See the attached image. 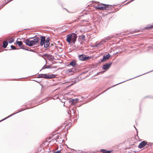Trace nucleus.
I'll list each match as a JSON object with an SVG mask.
<instances>
[{
    "mask_svg": "<svg viewBox=\"0 0 153 153\" xmlns=\"http://www.w3.org/2000/svg\"><path fill=\"white\" fill-rule=\"evenodd\" d=\"M41 74V78H43L45 79H50L52 78V77L51 76L52 75H49L47 74Z\"/></svg>",
    "mask_w": 153,
    "mask_h": 153,
    "instance_id": "10",
    "label": "nucleus"
},
{
    "mask_svg": "<svg viewBox=\"0 0 153 153\" xmlns=\"http://www.w3.org/2000/svg\"><path fill=\"white\" fill-rule=\"evenodd\" d=\"M18 112H16V113H15L13 114H11V115H10L9 116H8L7 117H6V118H4V119H2V120H0V122H1V121H3V120H5L6 119H7V118H9V117H10L12 116H13V115H14V114H16V113H17Z\"/></svg>",
    "mask_w": 153,
    "mask_h": 153,
    "instance_id": "17",
    "label": "nucleus"
},
{
    "mask_svg": "<svg viewBox=\"0 0 153 153\" xmlns=\"http://www.w3.org/2000/svg\"><path fill=\"white\" fill-rule=\"evenodd\" d=\"M69 64L70 65L72 66V67H75L77 65L76 61H72L70 62Z\"/></svg>",
    "mask_w": 153,
    "mask_h": 153,
    "instance_id": "13",
    "label": "nucleus"
},
{
    "mask_svg": "<svg viewBox=\"0 0 153 153\" xmlns=\"http://www.w3.org/2000/svg\"><path fill=\"white\" fill-rule=\"evenodd\" d=\"M134 127H135V128L137 130H137L136 129V128H135V127L134 126Z\"/></svg>",
    "mask_w": 153,
    "mask_h": 153,
    "instance_id": "34",
    "label": "nucleus"
},
{
    "mask_svg": "<svg viewBox=\"0 0 153 153\" xmlns=\"http://www.w3.org/2000/svg\"><path fill=\"white\" fill-rule=\"evenodd\" d=\"M22 48V49H25V50H27V51H28V49H25V48Z\"/></svg>",
    "mask_w": 153,
    "mask_h": 153,
    "instance_id": "29",
    "label": "nucleus"
},
{
    "mask_svg": "<svg viewBox=\"0 0 153 153\" xmlns=\"http://www.w3.org/2000/svg\"><path fill=\"white\" fill-rule=\"evenodd\" d=\"M73 69H68L67 71V73H70V72H72V71H74L73 70Z\"/></svg>",
    "mask_w": 153,
    "mask_h": 153,
    "instance_id": "20",
    "label": "nucleus"
},
{
    "mask_svg": "<svg viewBox=\"0 0 153 153\" xmlns=\"http://www.w3.org/2000/svg\"><path fill=\"white\" fill-rule=\"evenodd\" d=\"M14 41V39H9V43H11L13 42Z\"/></svg>",
    "mask_w": 153,
    "mask_h": 153,
    "instance_id": "19",
    "label": "nucleus"
},
{
    "mask_svg": "<svg viewBox=\"0 0 153 153\" xmlns=\"http://www.w3.org/2000/svg\"><path fill=\"white\" fill-rule=\"evenodd\" d=\"M126 81H123V82H120V83H118V84H116V85H114L113 86H115V85H118V84H120L121 83H123V82H126Z\"/></svg>",
    "mask_w": 153,
    "mask_h": 153,
    "instance_id": "26",
    "label": "nucleus"
},
{
    "mask_svg": "<svg viewBox=\"0 0 153 153\" xmlns=\"http://www.w3.org/2000/svg\"><path fill=\"white\" fill-rule=\"evenodd\" d=\"M24 42L28 46H31L34 45L33 42L32 40H30L29 39H26L24 41Z\"/></svg>",
    "mask_w": 153,
    "mask_h": 153,
    "instance_id": "5",
    "label": "nucleus"
},
{
    "mask_svg": "<svg viewBox=\"0 0 153 153\" xmlns=\"http://www.w3.org/2000/svg\"><path fill=\"white\" fill-rule=\"evenodd\" d=\"M46 55H47V54H45V55H44V56H45Z\"/></svg>",
    "mask_w": 153,
    "mask_h": 153,
    "instance_id": "32",
    "label": "nucleus"
},
{
    "mask_svg": "<svg viewBox=\"0 0 153 153\" xmlns=\"http://www.w3.org/2000/svg\"><path fill=\"white\" fill-rule=\"evenodd\" d=\"M37 77L38 78H41V74H40Z\"/></svg>",
    "mask_w": 153,
    "mask_h": 153,
    "instance_id": "25",
    "label": "nucleus"
},
{
    "mask_svg": "<svg viewBox=\"0 0 153 153\" xmlns=\"http://www.w3.org/2000/svg\"><path fill=\"white\" fill-rule=\"evenodd\" d=\"M78 102V99H73L71 101L72 103L73 104H75Z\"/></svg>",
    "mask_w": 153,
    "mask_h": 153,
    "instance_id": "15",
    "label": "nucleus"
},
{
    "mask_svg": "<svg viewBox=\"0 0 153 153\" xmlns=\"http://www.w3.org/2000/svg\"><path fill=\"white\" fill-rule=\"evenodd\" d=\"M131 78V79H129V80H130V79H133V78Z\"/></svg>",
    "mask_w": 153,
    "mask_h": 153,
    "instance_id": "33",
    "label": "nucleus"
},
{
    "mask_svg": "<svg viewBox=\"0 0 153 153\" xmlns=\"http://www.w3.org/2000/svg\"><path fill=\"white\" fill-rule=\"evenodd\" d=\"M97 6H95L96 9L102 10H110L111 9V6L104 4H100L99 2H97Z\"/></svg>",
    "mask_w": 153,
    "mask_h": 153,
    "instance_id": "2",
    "label": "nucleus"
},
{
    "mask_svg": "<svg viewBox=\"0 0 153 153\" xmlns=\"http://www.w3.org/2000/svg\"><path fill=\"white\" fill-rule=\"evenodd\" d=\"M8 43L7 41H4L3 43V47L4 48H5L7 47Z\"/></svg>",
    "mask_w": 153,
    "mask_h": 153,
    "instance_id": "14",
    "label": "nucleus"
},
{
    "mask_svg": "<svg viewBox=\"0 0 153 153\" xmlns=\"http://www.w3.org/2000/svg\"><path fill=\"white\" fill-rule=\"evenodd\" d=\"M77 38L76 35L75 33L70 34L67 36L66 41L69 43H74L76 41Z\"/></svg>",
    "mask_w": 153,
    "mask_h": 153,
    "instance_id": "1",
    "label": "nucleus"
},
{
    "mask_svg": "<svg viewBox=\"0 0 153 153\" xmlns=\"http://www.w3.org/2000/svg\"><path fill=\"white\" fill-rule=\"evenodd\" d=\"M58 138L56 137V139H58Z\"/></svg>",
    "mask_w": 153,
    "mask_h": 153,
    "instance_id": "36",
    "label": "nucleus"
},
{
    "mask_svg": "<svg viewBox=\"0 0 153 153\" xmlns=\"http://www.w3.org/2000/svg\"><path fill=\"white\" fill-rule=\"evenodd\" d=\"M39 38L38 37H35L33 40V44L35 45L36 44V43H38L39 41Z\"/></svg>",
    "mask_w": 153,
    "mask_h": 153,
    "instance_id": "12",
    "label": "nucleus"
},
{
    "mask_svg": "<svg viewBox=\"0 0 153 153\" xmlns=\"http://www.w3.org/2000/svg\"><path fill=\"white\" fill-rule=\"evenodd\" d=\"M111 38L107 37L102 39V40L98 44V48H100L103 47V44L105 43L108 40H110Z\"/></svg>",
    "mask_w": 153,
    "mask_h": 153,
    "instance_id": "3",
    "label": "nucleus"
},
{
    "mask_svg": "<svg viewBox=\"0 0 153 153\" xmlns=\"http://www.w3.org/2000/svg\"><path fill=\"white\" fill-rule=\"evenodd\" d=\"M28 51H32V50L30 49V50H28Z\"/></svg>",
    "mask_w": 153,
    "mask_h": 153,
    "instance_id": "30",
    "label": "nucleus"
},
{
    "mask_svg": "<svg viewBox=\"0 0 153 153\" xmlns=\"http://www.w3.org/2000/svg\"><path fill=\"white\" fill-rule=\"evenodd\" d=\"M46 68V66L45 65H44L42 69H45V68Z\"/></svg>",
    "mask_w": 153,
    "mask_h": 153,
    "instance_id": "22",
    "label": "nucleus"
},
{
    "mask_svg": "<svg viewBox=\"0 0 153 153\" xmlns=\"http://www.w3.org/2000/svg\"><path fill=\"white\" fill-rule=\"evenodd\" d=\"M16 43L17 45H18L19 46V47L21 46L22 45V42L21 41H16Z\"/></svg>",
    "mask_w": 153,
    "mask_h": 153,
    "instance_id": "18",
    "label": "nucleus"
},
{
    "mask_svg": "<svg viewBox=\"0 0 153 153\" xmlns=\"http://www.w3.org/2000/svg\"><path fill=\"white\" fill-rule=\"evenodd\" d=\"M41 41L40 45L41 46H42L44 45V43L46 41L45 37V36H40Z\"/></svg>",
    "mask_w": 153,
    "mask_h": 153,
    "instance_id": "9",
    "label": "nucleus"
},
{
    "mask_svg": "<svg viewBox=\"0 0 153 153\" xmlns=\"http://www.w3.org/2000/svg\"><path fill=\"white\" fill-rule=\"evenodd\" d=\"M138 77V76H136L135 77Z\"/></svg>",
    "mask_w": 153,
    "mask_h": 153,
    "instance_id": "35",
    "label": "nucleus"
},
{
    "mask_svg": "<svg viewBox=\"0 0 153 153\" xmlns=\"http://www.w3.org/2000/svg\"><path fill=\"white\" fill-rule=\"evenodd\" d=\"M103 153H110L111 151H106L104 149H102L100 150Z\"/></svg>",
    "mask_w": 153,
    "mask_h": 153,
    "instance_id": "16",
    "label": "nucleus"
},
{
    "mask_svg": "<svg viewBox=\"0 0 153 153\" xmlns=\"http://www.w3.org/2000/svg\"><path fill=\"white\" fill-rule=\"evenodd\" d=\"M46 68H50V67H49V66H47V67L46 66Z\"/></svg>",
    "mask_w": 153,
    "mask_h": 153,
    "instance_id": "31",
    "label": "nucleus"
},
{
    "mask_svg": "<svg viewBox=\"0 0 153 153\" xmlns=\"http://www.w3.org/2000/svg\"><path fill=\"white\" fill-rule=\"evenodd\" d=\"M78 57L79 59L81 61H86L91 59L90 57L84 54L79 55Z\"/></svg>",
    "mask_w": 153,
    "mask_h": 153,
    "instance_id": "4",
    "label": "nucleus"
},
{
    "mask_svg": "<svg viewBox=\"0 0 153 153\" xmlns=\"http://www.w3.org/2000/svg\"><path fill=\"white\" fill-rule=\"evenodd\" d=\"M111 64L112 62H109V63H106L103 65L102 68L103 69L107 70L110 67Z\"/></svg>",
    "mask_w": 153,
    "mask_h": 153,
    "instance_id": "6",
    "label": "nucleus"
},
{
    "mask_svg": "<svg viewBox=\"0 0 153 153\" xmlns=\"http://www.w3.org/2000/svg\"><path fill=\"white\" fill-rule=\"evenodd\" d=\"M110 55L109 53L103 55V58L101 60V62H103L104 61L108 59L110 57Z\"/></svg>",
    "mask_w": 153,
    "mask_h": 153,
    "instance_id": "8",
    "label": "nucleus"
},
{
    "mask_svg": "<svg viewBox=\"0 0 153 153\" xmlns=\"http://www.w3.org/2000/svg\"><path fill=\"white\" fill-rule=\"evenodd\" d=\"M50 40V38L49 37H48L46 38V41L44 43V47L47 48H48L50 45V43H49V40Z\"/></svg>",
    "mask_w": 153,
    "mask_h": 153,
    "instance_id": "7",
    "label": "nucleus"
},
{
    "mask_svg": "<svg viewBox=\"0 0 153 153\" xmlns=\"http://www.w3.org/2000/svg\"><path fill=\"white\" fill-rule=\"evenodd\" d=\"M153 28V25H151L150 27H146L145 28Z\"/></svg>",
    "mask_w": 153,
    "mask_h": 153,
    "instance_id": "23",
    "label": "nucleus"
},
{
    "mask_svg": "<svg viewBox=\"0 0 153 153\" xmlns=\"http://www.w3.org/2000/svg\"><path fill=\"white\" fill-rule=\"evenodd\" d=\"M147 144V142L145 141L142 142L139 145L138 147L140 149L142 148Z\"/></svg>",
    "mask_w": 153,
    "mask_h": 153,
    "instance_id": "11",
    "label": "nucleus"
},
{
    "mask_svg": "<svg viewBox=\"0 0 153 153\" xmlns=\"http://www.w3.org/2000/svg\"><path fill=\"white\" fill-rule=\"evenodd\" d=\"M82 39L84 40H85V36H84V35H83L82 36Z\"/></svg>",
    "mask_w": 153,
    "mask_h": 153,
    "instance_id": "27",
    "label": "nucleus"
},
{
    "mask_svg": "<svg viewBox=\"0 0 153 153\" xmlns=\"http://www.w3.org/2000/svg\"><path fill=\"white\" fill-rule=\"evenodd\" d=\"M98 44L96 43L94 45L93 47H97L98 48Z\"/></svg>",
    "mask_w": 153,
    "mask_h": 153,
    "instance_id": "24",
    "label": "nucleus"
},
{
    "mask_svg": "<svg viewBox=\"0 0 153 153\" xmlns=\"http://www.w3.org/2000/svg\"><path fill=\"white\" fill-rule=\"evenodd\" d=\"M12 0H6V1H7L6 2V3L5 4H7V3L8 2H9V1H11Z\"/></svg>",
    "mask_w": 153,
    "mask_h": 153,
    "instance_id": "28",
    "label": "nucleus"
},
{
    "mask_svg": "<svg viewBox=\"0 0 153 153\" xmlns=\"http://www.w3.org/2000/svg\"><path fill=\"white\" fill-rule=\"evenodd\" d=\"M10 47L12 49H13V50H15L16 49V48L13 45H11L10 46Z\"/></svg>",
    "mask_w": 153,
    "mask_h": 153,
    "instance_id": "21",
    "label": "nucleus"
}]
</instances>
